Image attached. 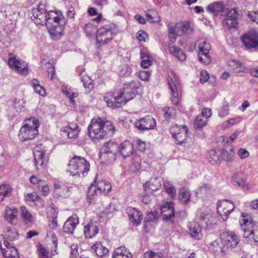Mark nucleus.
Returning <instances> with one entry per match:
<instances>
[{
    "label": "nucleus",
    "instance_id": "1",
    "mask_svg": "<svg viewBox=\"0 0 258 258\" xmlns=\"http://www.w3.org/2000/svg\"><path fill=\"white\" fill-rule=\"evenodd\" d=\"M240 241L239 236L234 232H225L220 238L212 241L210 248L216 255L224 257L228 253L229 250L235 248Z\"/></svg>",
    "mask_w": 258,
    "mask_h": 258
},
{
    "label": "nucleus",
    "instance_id": "2",
    "mask_svg": "<svg viewBox=\"0 0 258 258\" xmlns=\"http://www.w3.org/2000/svg\"><path fill=\"white\" fill-rule=\"evenodd\" d=\"M88 131L91 138L103 140L112 136L114 133L115 127L110 121L99 117L91 120Z\"/></svg>",
    "mask_w": 258,
    "mask_h": 258
},
{
    "label": "nucleus",
    "instance_id": "3",
    "mask_svg": "<svg viewBox=\"0 0 258 258\" xmlns=\"http://www.w3.org/2000/svg\"><path fill=\"white\" fill-rule=\"evenodd\" d=\"M240 225L243 232V236L246 241L258 242V223L253 222L248 215L241 214Z\"/></svg>",
    "mask_w": 258,
    "mask_h": 258
},
{
    "label": "nucleus",
    "instance_id": "4",
    "mask_svg": "<svg viewBox=\"0 0 258 258\" xmlns=\"http://www.w3.org/2000/svg\"><path fill=\"white\" fill-rule=\"evenodd\" d=\"M90 167L89 161L84 157L75 155L69 161L68 170L72 176L82 178L88 174Z\"/></svg>",
    "mask_w": 258,
    "mask_h": 258
},
{
    "label": "nucleus",
    "instance_id": "5",
    "mask_svg": "<svg viewBox=\"0 0 258 258\" xmlns=\"http://www.w3.org/2000/svg\"><path fill=\"white\" fill-rule=\"evenodd\" d=\"M39 125L38 120L33 117L25 119L19 132V139L25 142L34 139L39 134Z\"/></svg>",
    "mask_w": 258,
    "mask_h": 258
},
{
    "label": "nucleus",
    "instance_id": "6",
    "mask_svg": "<svg viewBox=\"0 0 258 258\" xmlns=\"http://www.w3.org/2000/svg\"><path fill=\"white\" fill-rule=\"evenodd\" d=\"M167 82L170 91L171 99L173 104H179L182 92V87L179 77L173 71L168 72Z\"/></svg>",
    "mask_w": 258,
    "mask_h": 258
},
{
    "label": "nucleus",
    "instance_id": "7",
    "mask_svg": "<svg viewBox=\"0 0 258 258\" xmlns=\"http://www.w3.org/2000/svg\"><path fill=\"white\" fill-rule=\"evenodd\" d=\"M194 30V25L188 21L180 22L174 26H169V37L170 41L173 43L176 40L177 36L190 33Z\"/></svg>",
    "mask_w": 258,
    "mask_h": 258
},
{
    "label": "nucleus",
    "instance_id": "8",
    "mask_svg": "<svg viewBox=\"0 0 258 258\" xmlns=\"http://www.w3.org/2000/svg\"><path fill=\"white\" fill-rule=\"evenodd\" d=\"M118 144L115 143L109 142L102 150L100 154V158L103 164H110L113 162L116 158Z\"/></svg>",
    "mask_w": 258,
    "mask_h": 258
},
{
    "label": "nucleus",
    "instance_id": "9",
    "mask_svg": "<svg viewBox=\"0 0 258 258\" xmlns=\"http://www.w3.org/2000/svg\"><path fill=\"white\" fill-rule=\"evenodd\" d=\"M116 35L115 28L111 24L101 26L96 33L97 41L99 43H107Z\"/></svg>",
    "mask_w": 258,
    "mask_h": 258
},
{
    "label": "nucleus",
    "instance_id": "10",
    "mask_svg": "<svg viewBox=\"0 0 258 258\" xmlns=\"http://www.w3.org/2000/svg\"><path fill=\"white\" fill-rule=\"evenodd\" d=\"M104 100L107 106L112 108L119 107L127 102L120 91H114L105 94Z\"/></svg>",
    "mask_w": 258,
    "mask_h": 258
},
{
    "label": "nucleus",
    "instance_id": "11",
    "mask_svg": "<svg viewBox=\"0 0 258 258\" xmlns=\"http://www.w3.org/2000/svg\"><path fill=\"white\" fill-rule=\"evenodd\" d=\"M8 64L15 72L22 75H26L28 73V64L25 62L19 59L18 57L13 54H9Z\"/></svg>",
    "mask_w": 258,
    "mask_h": 258
},
{
    "label": "nucleus",
    "instance_id": "12",
    "mask_svg": "<svg viewBox=\"0 0 258 258\" xmlns=\"http://www.w3.org/2000/svg\"><path fill=\"white\" fill-rule=\"evenodd\" d=\"M34 156L36 168L42 167L48 161V152L46 147L42 144L36 146L34 149Z\"/></svg>",
    "mask_w": 258,
    "mask_h": 258
},
{
    "label": "nucleus",
    "instance_id": "13",
    "mask_svg": "<svg viewBox=\"0 0 258 258\" xmlns=\"http://www.w3.org/2000/svg\"><path fill=\"white\" fill-rule=\"evenodd\" d=\"M0 248L5 258H20L17 249L9 243L4 235H0Z\"/></svg>",
    "mask_w": 258,
    "mask_h": 258
},
{
    "label": "nucleus",
    "instance_id": "14",
    "mask_svg": "<svg viewBox=\"0 0 258 258\" xmlns=\"http://www.w3.org/2000/svg\"><path fill=\"white\" fill-rule=\"evenodd\" d=\"M72 191V187L69 183L60 181L54 182L53 194L55 198H67L71 196Z\"/></svg>",
    "mask_w": 258,
    "mask_h": 258
},
{
    "label": "nucleus",
    "instance_id": "15",
    "mask_svg": "<svg viewBox=\"0 0 258 258\" xmlns=\"http://www.w3.org/2000/svg\"><path fill=\"white\" fill-rule=\"evenodd\" d=\"M243 45L246 49L255 50L258 49V33L251 31L241 37Z\"/></svg>",
    "mask_w": 258,
    "mask_h": 258
},
{
    "label": "nucleus",
    "instance_id": "16",
    "mask_svg": "<svg viewBox=\"0 0 258 258\" xmlns=\"http://www.w3.org/2000/svg\"><path fill=\"white\" fill-rule=\"evenodd\" d=\"M210 49L211 45L207 41L204 39L199 41L198 51L199 59L205 64H208L211 61V57L209 55Z\"/></svg>",
    "mask_w": 258,
    "mask_h": 258
},
{
    "label": "nucleus",
    "instance_id": "17",
    "mask_svg": "<svg viewBox=\"0 0 258 258\" xmlns=\"http://www.w3.org/2000/svg\"><path fill=\"white\" fill-rule=\"evenodd\" d=\"M66 20L60 12L50 11L47 13L45 25L47 27L53 25H66Z\"/></svg>",
    "mask_w": 258,
    "mask_h": 258
},
{
    "label": "nucleus",
    "instance_id": "18",
    "mask_svg": "<svg viewBox=\"0 0 258 258\" xmlns=\"http://www.w3.org/2000/svg\"><path fill=\"white\" fill-rule=\"evenodd\" d=\"M45 5L40 3L36 8L32 10L31 19L37 25H43L45 23L47 13Z\"/></svg>",
    "mask_w": 258,
    "mask_h": 258
},
{
    "label": "nucleus",
    "instance_id": "19",
    "mask_svg": "<svg viewBox=\"0 0 258 258\" xmlns=\"http://www.w3.org/2000/svg\"><path fill=\"white\" fill-rule=\"evenodd\" d=\"M140 86V82L138 81H133L125 84L123 90H120L127 101L133 99L137 92V89Z\"/></svg>",
    "mask_w": 258,
    "mask_h": 258
},
{
    "label": "nucleus",
    "instance_id": "20",
    "mask_svg": "<svg viewBox=\"0 0 258 258\" xmlns=\"http://www.w3.org/2000/svg\"><path fill=\"white\" fill-rule=\"evenodd\" d=\"M156 125L155 119L151 115H147L137 120L135 122L136 128L140 131H148L153 129Z\"/></svg>",
    "mask_w": 258,
    "mask_h": 258
},
{
    "label": "nucleus",
    "instance_id": "21",
    "mask_svg": "<svg viewBox=\"0 0 258 258\" xmlns=\"http://www.w3.org/2000/svg\"><path fill=\"white\" fill-rule=\"evenodd\" d=\"M199 222L207 229H212L216 224L217 220L213 214L208 212H202L199 216Z\"/></svg>",
    "mask_w": 258,
    "mask_h": 258
},
{
    "label": "nucleus",
    "instance_id": "22",
    "mask_svg": "<svg viewBox=\"0 0 258 258\" xmlns=\"http://www.w3.org/2000/svg\"><path fill=\"white\" fill-rule=\"evenodd\" d=\"M234 205L229 200L220 202L217 206V212L224 221L227 219V216L234 210Z\"/></svg>",
    "mask_w": 258,
    "mask_h": 258
},
{
    "label": "nucleus",
    "instance_id": "23",
    "mask_svg": "<svg viewBox=\"0 0 258 258\" xmlns=\"http://www.w3.org/2000/svg\"><path fill=\"white\" fill-rule=\"evenodd\" d=\"M30 181L32 184L36 185V188L42 196H47L49 194L50 189L46 181L33 175L30 178Z\"/></svg>",
    "mask_w": 258,
    "mask_h": 258
},
{
    "label": "nucleus",
    "instance_id": "24",
    "mask_svg": "<svg viewBox=\"0 0 258 258\" xmlns=\"http://www.w3.org/2000/svg\"><path fill=\"white\" fill-rule=\"evenodd\" d=\"M51 240L53 243L54 248H52L51 251L49 252L42 245H40L38 249L39 258H52L53 255L57 253V238L56 235L54 234H51Z\"/></svg>",
    "mask_w": 258,
    "mask_h": 258
},
{
    "label": "nucleus",
    "instance_id": "25",
    "mask_svg": "<svg viewBox=\"0 0 258 258\" xmlns=\"http://www.w3.org/2000/svg\"><path fill=\"white\" fill-rule=\"evenodd\" d=\"M130 221L135 226H138L143 219L142 213L137 209L132 207H127L126 209Z\"/></svg>",
    "mask_w": 258,
    "mask_h": 258
},
{
    "label": "nucleus",
    "instance_id": "26",
    "mask_svg": "<svg viewBox=\"0 0 258 258\" xmlns=\"http://www.w3.org/2000/svg\"><path fill=\"white\" fill-rule=\"evenodd\" d=\"M238 14L235 9H231L226 13V17L224 23L229 28H236L238 23L237 21Z\"/></svg>",
    "mask_w": 258,
    "mask_h": 258
},
{
    "label": "nucleus",
    "instance_id": "27",
    "mask_svg": "<svg viewBox=\"0 0 258 258\" xmlns=\"http://www.w3.org/2000/svg\"><path fill=\"white\" fill-rule=\"evenodd\" d=\"M161 213L164 220H171L175 214L173 204L172 202H164L160 208Z\"/></svg>",
    "mask_w": 258,
    "mask_h": 258
},
{
    "label": "nucleus",
    "instance_id": "28",
    "mask_svg": "<svg viewBox=\"0 0 258 258\" xmlns=\"http://www.w3.org/2000/svg\"><path fill=\"white\" fill-rule=\"evenodd\" d=\"M79 223L78 216L76 214L73 215L64 223L63 227V231L68 234H73Z\"/></svg>",
    "mask_w": 258,
    "mask_h": 258
},
{
    "label": "nucleus",
    "instance_id": "29",
    "mask_svg": "<svg viewBox=\"0 0 258 258\" xmlns=\"http://www.w3.org/2000/svg\"><path fill=\"white\" fill-rule=\"evenodd\" d=\"M134 150V146L129 141H125L120 145H118L117 153H120L124 158L130 156Z\"/></svg>",
    "mask_w": 258,
    "mask_h": 258
},
{
    "label": "nucleus",
    "instance_id": "30",
    "mask_svg": "<svg viewBox=\"0 0 258 258\" xmlns=\"http://www.w3.org/2000/svg\"><path fill=\"white\" fill-rule=\"evenodd\" d=\"M80 132L79 126L75 124H71L61 129L62 135L67 136L69 138H77Z\"/></svg>",
    "mask_w": 258,
    "mask_h": 258
},
{
    "label": "nucleus",
    "instance_id": "31",
    "mask_svg": "<svg viewBox=\"0 0 258 258\" xmlns=\"http://www.w3.org/2000/svg\"><path fill=\"white\" fill-rule=\"evenodd\" d=\"M18 211L14 207H7L5 210V219L12 224H16L18 221Z\"/></svg>",
    "mask_w": 258,
    "mask_h": 258
},
{
    "label": "nucleus",
    "instance_id": "32",
    "mask_svg": "<svg viewBox=\"0 0 258 258\" xmlns=\"http://www.w3.org/2000/svg\"><path fill=\"white\" fill-rule=\"evenodd\" d=\"M98 224L97 222H90L84 227V233L86 238H91L98 232Z\"/></svg>",
    "mask_w": 258,
    "mask_h": 258
},
{
    "label": "nucleus",
    "instance_id": "33",
    "mask_svg": "<svg viewBox=\"0 0 258 258\" xmlns=\"http://www.w3.org/2000/svg\"><path fill=\"white\" fill-rule=\"evenodd\" d=\"M206 9L209 12L216 16L219 14L222 16L225 15L223 4L221 2H216L210 4L207 7Z\"/></svg>",
    "mask_w": 258,
    "mask_h": 258
},
{
    "label": "nucleus",
    "instance_id": "34",
    "mask_svg": "<svg viewBox=\"0 0 258 258\" xmlns=\"http://www.w3.org/2000/svg\"><path fill=\"white\" fill-rule=\"evenodd\" d=\"M64 25H53L50 27H47L52 39L57 40L63 36Z\"/></svg>",
    "mask_w": 258,
    "mask_h": 258
},
{
    "label": "nucleus",
    "instance_id": "35",
    "mask_svg": "<svg viewBox=\"0 0 258 258\" xmlns=\"http://www.w3.org/2000/svg\"><path fill=\"white\" fill-rule=\"evenodd\" d=\"M188 232L196 240H201L204 237L201 226L196 223L190 224L188 225Z\"/></svg>",
    "mask_w": 258,
    "mask_h": 258
},
{
    "label": "nucleus",
    "instance_id": "36",
    "mask_svg": "<svg viewBox=\"0 0 258 258\" xmlns=\"http://www.w3.org/2000/svg\"><path fill=\"white\" fill-rule=\"evenodd\" d=\"M161 186L160 179L157 177H152L150 180L144 185L146 190H151L152 191L158 190Z\"/></svg>",
    "mask_w": 258,
    "mask_h": 258
},
{
    "label": "nucleus",
    "instance_id": "37",
    "mask_svg": "<svg viewBox=\"0 0 258 258\" xmlns=\"http://www.w3.org/2000/svg\"><path fill=\"white\" fill-rule=\"evenodd\" d=\"M188 128L185 125L182 126V130L180 131L173 138L175 139L176 144L182 145L187 142V136H188Z\"/></svg>",
    "mask_w": 258,
    "mask_h": 258
},
{
    "label": "nucleus",
    "instance_id": "38",
    "mask_svg": "<svg viewBox=\"0 0 258 258\" xmlns=\"http://www.w3.org/2000/svg\"><path fill=\"white\" fill-rule=\"evenodd\" d=\"M25 199L28 202H33L38 207L43 206V201L35 192L27 193L25 195Z\"/></svg>",
    "mask_w": 258,
    "mask_h": 258
},
{
    "label": "nucleus",
    "instance_id": "39",
    "mask_svg": "<svg viewBox=\"0 0 258 258\" xmlns=\"http://www.w3.org/2000/svg\"><path fill=\"white\" fill-rule=\"evenodd\" d=\"M169 51L170 53L180 61H183L186 59V55L183 50L177 47L169 44Z\"/></svg>",
    "mask_w": 258,
    "mask_h": 258
},
{
    "label": "nucleus",
    "instance_id": "40",
    "mask_svg": "<svg viewBox=\"0 0 258 258\" xmlns=\"http://www.w3.org/2000/svg\"><path fill=\"white\" fill-rule=\"evenodd\" d=\"M92 250L99 257H103L108 254L109 250L100 242H97L91 247Z\"/></svg>",
    "mask_w": 258,
    "mask_h": 258
},
{
    "label": "nucleus",
    "instance_id": "41",
    "mask_svg": "<svg viewBox=\"0 0 258 258\" xmlns=\"http://www.w3.org/2000/svg\"><path fill=\"white\" fill-rule=\"evenodd\" d=\"M12 193V188L8 183L0 184V202L3 201L7 197H9Z\"/></svg>",
    "mask_w": 258,
    "mask_h": 258
},
{
    "label": "nucleus",
    "instance_id": "42",
    "mask_svg": "<svg viewBox=\"0 0 258 258\" xmlns=\"http://www.w3.org/2000/svg\"><path fill=\"white\" fill-rule=\"evenodd\" d=\"M132 254L129 250L123 246L115 249L112 258H131Z\"/></svg>",
    "mask_w": 258,
    "mask_h": 258
},
{
    "label": "nucleus",
    "instance_id": "43",
    "mask_svg": "<svg viewBox=\"0 0 258 258\" xmlns=\"http://www.w3.org/2000/svg\"><path fill=\"white\" fill-rule=\"evenodd\" d=\"M111 187L110 183L105 180H100L97 182L96 189L101 194L108 193L111 190Z\"/></svg>",
    "mask_w": 258,
    "mask_h": 258
},
{
    "label": "nucleus",
    "instance_id": "44",
    "mask_svg": "<svg viewBox=\"0 0 258 258\" xmlns=\"http://www.w3.org/2000/svg\"><path fill=\"white\" fill-rule=\"evenodd\" d=\"M232 179L234 182L237 183L240 186L248 188V185L246 183V177L242 172H236L232 176Z\"/></svg>",
    "mask_w": 258,
    "mask_h": 258
},
{
    "label": "nucleus",
    "instance_id": "45",
    "mask_svg": "<svg viewBox=\"0 0 258 258\" xmlns=\"http://www.w3.org/2000/svg\"><path fill=\"white\" fill-rule=\"evenodd\" d=\"M21 215L24 222L27 224L31 223L33 222L34 218L28 209L25 206L20 207Z\"/></svg>",
    "mask_w": 258,
    "mask_h": 258
},
{
    "label": "nucleus",
    "instance_id": "46",
    "mask_svg": "<svg viewBox=\"0 0 258 258\" xmlns=\"http://www.w3.org/2000/svg\"><path fill=\"white\" fill-rule=\"evenodd\" d=\"M132 162L130 170L131 172H135L140 170L141 168L142 159L140 156L135 155L132 157Z\"/></svg>",
    "mask_w": 258,
    "mask_h": 258
},
{
    "label": "nucleus",
    "instance_id": "47",
    "mask_svg": "<svg viewBox=\"0 0 258 258\" xmlns=\"http://www.w3.org/2000/svg\"><path fill=\"white\" fill-rule=\"evenodd\" d=\"M31 84L37 93L43 97L46 95L45 89L40 85L39 82L38 80H32L31 81Z\"/></svg>",
    "mask_w": 258,
    "mask_h": 258
},
{
    "label": "nucleus",
    "instance_id": "48",
    "mask_svg": "<svg viewBox=\"0 0 258 258\" xmlns=\"http://www.w3.org/2000/svg\"><path fill=\"white\" fill-rule=\"evenodd\" d=\"M208 119L204 118L203 116L198 115L194 121V127L196 130H202L206 126L208 123Z\"/></svg>",
    "mask_w": 258,
    "mask_h": 258
},
{
    "label": "nucleus",
    "instance_id": "49",
    "mask_svg": "<svg viewBox=\"0 0 258 258\" xmlns=\"http://www.w3.org/2000/svg\"><path fill=\"white\" fill-rule=\"evenodd\" d=\"M209 162L212 165L220 163V157L214 150H210L207 155Z\"/></svg>",
    "mask_w": 258,
    "mask_h": 258
},
{
    "label": "nucleus",
    "instance_id": "50",
    "mask_svg": "<svg viewBox=\"0 0 258 258\" xmlns=\"http://www.w3.org/2000/svg\"><path fill=\"white\" fill-rule=\"evenodd\" d=\"M234 154L233 148H231L229 151L222 150L220 154V158L227 161H232L234 159Z\"/></svg>",
    "mask_w": 258,
    "mask_h": 258
},
{
    "label": "nucleus",
    "instance_id": "51",
    "mask_svg": "<svg viewBox=\"0 0 258 258\" xmlns=\"http://www.w3.org/2000/svg\"><path fill=\"white\" fill-rule=\"evenodd\" d=\"M190 198V195L189 191L185 188H181L179 192V199L183 203H188Z\"/></svg>",
    "mask_w": 258,
    "mask_h": 258
},
{
    "label": "nucleus",
    "instance_id": "52",
    "mask_svg": "<svg viewBox=\"0 0 258 258\" xmlns=\"http://www.w3.org/2000/svg\"><path fill=\"white\" fill-rule=\"evenodd\" d=\"M241 121V118L240 116L231 118L228 120L224 121L222 124V127L224 129L228 128L235 124L239 123Z\"/></svg>",
    "mask_w": 258,
    "mask_h": 258
},
{
    "label": "nucleus",
    "instance_id": "53",
    "mask_svg": "<svg viewBox=\"0 0 258 258\" xmlns=\"http://www.w3.org/2000/svg\"><path fill=\"white\" fill-rule=\"evenodd\" d=\"M84 30L86 35L88 36H93L96 32L95 26L91 23H87L84 26Z\"/></svg>",
    "mask_w": 258,
    "mask_h": 258
},
{
    "label": "nucleus",
    "instance_id": "54",
    "mask_svg": "<svg viewBox=\"0 0 258 258\" xmlns=\"http://www.w3.org/2000/svg\"><path fill=\"white\" fill-rule=\"evenodd\" d=\"M141 59L142 61L141 63V66L144 68H148L152 64V61L150 60V57L146 53L141 52Z\"/></svg>",
    "mask_w": 258,
    "mask_h": 258
},
{
    "label": "nucleus",
    "instance_id": "55",
    "mask_svg": "<svg viewBox=\"0 0 258 258\" xmlns=\"http://www.w3.org/2000/svg\"><path fill=\"white\" fill-rule=\"evenodd\" d=\"M82 82L83 83V85L86 89V91L89 93L93 89L94 85L92 81L88 77L82 79Z\"/></svg>",
    "mask_w": 258,
    "mask_h": 258
},
{
    "label": "nucleus",
    "instance_id": "56",
    "mask_svg": "<svg viewBox=\"0 0 258 258\" xmlns=\"http://www.w3.org/2000/svg\"><path fill=\"white\" fill-rule=\"evenodd\" d=\"M6 235L11 240H14L15 239H17L19 237V234H18L17 230L14 228L12 229L9 227L7 228V231L6 232Z\"/></svg>",
    "mask_w": 258,
    "mask_h": 258
},
{
    "label": "nucleus",
    "instance_id": "57",
    "mask_svg": "<svg viewBox=\"0 0 258 258\" xmlns=\"http://www.w3.org/2000/svg\"><path fill=\"white\" fill-rule=\"evenodd\" d=\"M132 73V70L127 64H123L119 70V74L123 77H128Z\"/></svg>",
    "mask_w": 258,
    "mask_h": 258
},
{
    "label": "nucleus",
    "instance_id": "58",
    "mask_svg": "<svg viewBox=\"0 0 258 258\" xmlns=\"http://www.w3.org/2000/svg\"><path fill=\"white\" fill-rule=\"evenodd\" d=\"M163 254L160 252H155L150 250L146 251L144 254L145 258H163Z\"/></svg>",
    "mask_w": 258,
    "mask_h": 258
},
{
    "label": "nucleus",
    "instance_id": "59",
    "mask_svg": "<svg viewBox=\"0 0 258 258\" xmlns=\"http://www.w3.org/2000/svg\"><path fill=\"white\" fill-rule=\"evenodd\" d=\"M229 108L227 103L224 104L219 111V116L222 117H225L229 114Z\"/></svg>",
    "mask_w": 258,
    "mask_h": 258
},
{
    "label": "nucleus",
    "instance_id": "60",
    "mask_svg": "<svg viewBox=\"0 0 258 258\" xmlns=\"http://www.w3.org/2000/svg\"><path fill=\"white\" fill-rule=\"evenodd\" d=\"M182 130V126H178L177 124H173L170 127V132L171 134L172 137L174 136L177 135L179 132H180V131Z\"/></svg>",
    "mask_w": 258,
    "mask_h": 258
},
{
    "label": "nucleus",
    "instance_id": "61",
    "mask_svg": "<svg viewBox=\"0 0 258 258\" xmlns=\"http://www.w3.org/2000/svg\"><path fill=\"white\" fill-rule=\"evenodd\" d=\"M151 76V72L143 71L139 72V77L144 81H148Z\"/></svg>",
    "mask_w": 258,
    "mask_h": 258
},
{
    "label": "nucleus",
    "instance_id": "62",
    "mask_svg": "<svg viewBox=\"0 0 258 258\" xmlns=\"http://www.w3.org/2000/svg\"><path fill=\"white\" fill-rule=\"evenodd\" d=\"M237 155L241 159H243L249 156V153L246 149L240 148L237 151Z\"/></svg>",
    "mask_w": 258,
    "mask_h": 258
},
{
    "label": "nucleus",
    "instance_id": "63",
    "mask_svg": "<svg viewBox=\"0 0 258 258\" xmlns=\"http://www.w3.org/2000/svg\"><path fill=\"white\" fill-rule=\"evenodd\" d=\"M137 38L139 41L145 42L148 39V36L146 32L140 30L137 33Z\"/></svg>",
    "mask_w": 258,
    "mask_h": 258
},
{
    "label": "nucleus",
    "instance_id": "64",
    "mask_svg": "<svg viewBox=\"0 0 258 258\" xmlns=\"http://www.w3.org/2000/svg\"><path fill=\"white\" fill-rule=\"evenodd\" d=\"M246 69V68L244 65L240 62H236L235 67L233 68V70L236 73L244 72Z\"/></svg>",
    "mask_w": 258,
    "mask_h": 258
}]
</instances>
